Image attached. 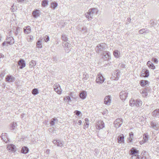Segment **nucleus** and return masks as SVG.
<instances>
[{
	"instance_id": "nucleus-1",
	"label": "nucleus",
	"mask_w": 159,
	"mask_h": 159,
	"mask_svg": "<svg viewBox=\"0 0 159 159\" xmlns=\"http://www.w3.org/2000/svg\"><path fill=\"white\" fill-rule=\"evenodd\" d=\"M98 12V10L96 8H92L90 9L88 11L85 13V15L87 18L91 20L93 18L94 14H96Z\"/></svg>"
},
{
	"instance_id": "nucleus-2",
	"label": "nucleus",
	"mask_w": 159,
	"mask_h": 159,
	"mask_svg": "<svg viewBox=\"0 0 159 159\" xmlns=\"http://www.w3.org/2000/svg\"><path fill=\"white\" fill-rule=\"evenodd\" d=\"M142 101L139 99H131L129 101V105L132 107L135 106L137 107H140L142 105Z\"/></svg>"
},
{
	"instance_id": "nucleus-3",
	"label": "nucleus",
	"mask_w": 159,
	"mask_h": 159,
	"mask_svg": "<svg viewBox=\"0 0 159 159\" xmlns=\"http://www.w3.org/2000/svg\"><path fill=\"white\" fill-rule=\"evenodd\" d=\"M107 45L106 44L102 43L98 45L96 48V52L98 53H102V52H104L106 50Z\"/></svg>"
},
{
	"instance_id": "nucleus-4",
	"label": "nucleus",
	"mask_w": 159,
	"mask_h": 159,
	"mask_svg": "<svg viewBox=\"0 0 159 159\" xmlns=\"http://www.w3.org/2000/svg\"><path fill=\"white\" fill-rule=\"evenodd\" d=\"M67 40H64L62 43V46L64 48L66 52L68 53L70 50V44L68 42Z\"/></svg>"
},
{
	"instance_id": "nucleus-5",
	"label": "nucleus",
	"mask_w": 159,
	"mask_h": 159,
	"mask_svg": "<svg viewBox=\"0 0 159 159\" xmlns=\"http://www.w3.org/2000/svg\"><path fill=\"white\" fill-rule=\"evenodd\" d=\"M105 79L102 75L99 74L98 75L96 80V82L99 84H102L104 81Z\"/></svg>"
},
{
	"instance_id": "nucleus-6",
	"label": "nucleus",
	"mask_w": 159,
	"mask_h": 159,
	"mask_svg": "<svg viewBox=\"0 0 159 159\" xmlns=\"http://www.w3.org/2000/svg\"><path fill=\"white\" fill-rule=\"evenodd\" d=\"M123 121L121 118L116 119L114 122L115 126L116 128H119L122 124Z\"/></svg>"
},
{
	"instance_id": "nucleus-7",
	"label": "nucleus",
	"mask_w": 159,
	"mask_h": 159,
	"mask_svg": "<svg viewBox=\"0 0 159 159\" xmlns=\"http://www.w3.org/2000/svg\"><path fill=\"white\" fill-rule=\"evenodd\" d=\"M128 93L127 91H122L120 93V98L122 100H125L127 97Z\"/></svg>"
},
{
	"instance_id": "nucleus-8",
	"label": "nucleus",
	"mask_w": 159,
	"mask_h": 159,
	"mask_svg": "<svg viewBox=\"0 0 159 159\" xmlns=\"http://www.w3.org/2000/svg\"><path fill=\"white\" fill-rule=\"evenodd\" d=\"M54 91L58 94H61V87L59 84H56L53 86Z\"/></svg>"
},
{
	"instance_id": "nucleus-9",
	"label": "nucleus",
	"mask_w": 159,
	"mask_h": 159,
	"mask_svg": "<svg viewBox=\"0 0 159 159\" xmlns=\"http://www.w3.org/2000/svg\"><path fill=\"white\" fill-rule=\"evenodd\" d=\"M96 126L98 129H102L104 127V123L102 120L98 121L96 124Z\"/></svg>"
},
{
	"instance_id": "nucleus-10",
	"label": "nucleus",
	"mask_w": 159,
	"mask_h": 159,
	"mask_svg": "<svg viewBox=\"0 0 159 159\" xmlns=\"http://www.w3.org/2000/svg\"><path fill=\"white\" fill-rule=\"evenodd\" d=\"M102 58L105 60H107L110 57V53L107 51H104L102 53Z\"/></svg>"
},
{
	"instance_id": "nucleus-11",
	"label": "nucleus",
	"mask_w": 159,
	"mask_h": 159,
	"mask_svg": "<svg viewBox=\"0 0 159 159\" xmlns=\"http://www.w3.org/2000/svg\"><path fill=\"white\" fill-rule=\"evenodd\" d=\"M5 79L7 81H9L10 82H14L15 80V77L11 75H7Z\"/></svg>"
},
{
	"instance_id": "nucleus-12",
	"label": "nucleus",
	"mask_w": 159,
	"mask_h": 159,
	"mask_svg": "<svg viewBox=\"0 0 159 159\" xmlns=\"http://www.w3.org/2000/svg\"><path fill=\"white\" fill-rule=\"evenodd\" d=\"M111 96L109 95L106 96L104 99V103L105 104L109 105L111 103Z\"/></svg>"
},
{
	"instance_id": "nucleus-13",
	"label": "nucleus",
	"mask_w": 159,
	"mask_h": 159,
	"mask_svg": "<svg viewBox=\"0 0 159 159\" xmlns=\"http://www.w3.org/2000/svg\"><path fill=\"white\" fill-rule=\"evenodd\" d=\"M18 64L20 66V69H22L25 66V61L21 59H20L18 61Z\"/></svg>"
},
{
	"instance_id": "nucleus-14",
	"label": "nucleus",
	"mask_w": 159,
	"mask_h": 159,
	"mask_svg": "<svg viewBox=\"0 0 159 159\" xmlns=\"http://www.w3.org/2000/svg\"><path fill=\"white\" fill-rule=\"evenodd\" d=\"M130 152L131 155H138L139 153V151L134 148H133L130 149Z\"/></svg>"
},
{
	"instance_id": "nucleus-15",
	"label": "nucleus",
	"mask_w": 159,
	"mask_h": 159,
	"mask_svg": "<svg viewBox=\"0 0 159 159\" xmlns=\"http://www.w3.org/2000/svg\"><path fill=\"white\" fill-rule=\"evenodd\" d=\"M152 115L154 117L159 118V108L153 111L152 112Z\"/></svg>"
},
{
	"instance_id": "nucleus-16",
	"label": "nucleus",
	"mask_w": 159,
	"mask_h": 159,
	"mask_svg": "<svg viewBox=\"0 0 159 159\" xmlns=\"http://www.w3.org/2000/svg\"><path fill=\"white\" fill-rule=\"evenodd\" d=\"M141 75L144 77H148L149 75L148 70L145 69H143Z\"/></svg>"
},
{
	"instance_id": "nucleus-17",
	"label": "nucleus",
	"mask_w": 159,
	"mask_h": 159,
	"mask_svg": "<svg viewBox=\"0 0 159 159\" xmlns=\"http://www.w3.org/2000/svg\"><path fill=\"white\" fill-rule=\"evenodd\" d=\"M124 136L123 134H120L117 137L118 142L119 143H124Z\"/></svg>"
},
{
	"instance_id": "nucleus-18",
	"label": "nucleus",
	"mask_w": 159,
	"mask_h": 159,
	"mask_svg": "<svg viewBox=\"0 0 159 159\" xmlns=\"http://www.w3.org/2000/svg\"><path fill=\"white\" fill-rule=\"evenodd\" d=\"M53 143L58 147H61L63 145L61 141L60 140H54L52 141Z\"/></svg>"
},
{
	"instance_id": "nucleus-19",
	"label": "nucleus",
	"mask_w": 159,
	"mask_h": 159,
	"mask_svg": "<svg viewBox=\"0 0 159 159\" xmlns=\"http://www.w3.org/2000/svg\"><path fill=\"white\" fill-rule=\"evenodd\" d=\"M1 137L2 139L6 143L8 142L9 141L8 139L7 138V133H2L1 135Z\"/></svg>"
},
{
	"instance_id": "nucleus-20",
	"label": "nucleus",
	"mask_w": 159,
	"mask_h": 159,
	"mask_svg": "<svg viewBox=\"0 0 159 159\" xmlns=\"http://www.w3.org/2000/svg\"><path fill=\"white\" fill-rule=\"evenodd\" d=\"M7 148L8 150L11 151H15L16 150L15 146V145L13 144L8 145Z\"/></svg>"
},
{
	"instance_id": "nucleus-21",
	"label": "nucleus",
	"mask_w": 159,
	"mask_h": 159,
	"mask_svg": "<svg viewBox=\"0 0 159 159\" xmlns=\"http://www.w3.org/2000/svg\"><path fill=\"white\" fill-rule=\"evenodd\" d=\"M147 65L148 67L151 69L154 70L155 69V66L150 61H148L147 63Z\"/></svg>"
},
{
	"instance_id": "nucleus-22",
	"label": "nucleus",
	"mask_w": 159,
	"mask_h": 159,
	"mask_svg": "<svg viewBox=\"0 0 159 159\" xmlns=\"http://www.w3.org/2000/svg\"><path fill=\"white\" fill-rule=\"evenodd\" d=\"M79 95L80 98L83 99H84L86 98L87 96V93L85 91H83L80 93Z\"/></svg>"
},
{
	"instance_id": "nucleus-23",
	"label": "nucleus",
	"mask_w": 159,
	"mask_h": 159,
	"mask_svg": "<svg viewBox=\"0 0 159 159\" xmlns=\"http://www.w3.org/2000/svg\"><path fill=\"white\" fill-rule=\"evenodd\" d=\"M32 14L34 17L36 18L39 16L40 15L39 11L38 10L34 11L32 12Z\"/></svg>"
},
{
	"instance_id": "nucleus-24",
	"label": "nucleus",
	"mask_w": 159,
	"mask_h": 159,
	"mask_svg": "<svg viewBox=\"0 0 159 159\" xmlns=\"http://www.w3.org/2000/svg\"><path fill=\"white\" fill-rule=\"evenodd\" d=\"M31 31L30 27L29 26L25 27L24 28V32L25 33L28 34Z\"/></svg>"
},
{
	"instance_id": "nucleus-25",
	"label": "nucleus",
	"mask_w": 159,
	"mask_h": 159,
	"mask_svg": "<svg viewBox=\"0 0 159 159\" xmlns=\"http://www.w3.org/2000/svg\"><path fill=\"white\" fill-rule=\"evenodd\" d=\"M14 43V40H10V41L4 42L2 43V45L3 46H8V45H11Z\"/></svg>"
},
{
	"instance_id": "nucleus-26",
	"label": "nucleus",
	"mask_w": 159,
	"mask_h": 159,
	"mask_svg": "<svg viewBox=\"0 0 159 159\" xmlns=\"http://www.w3.org/2000/svg\"><path fill=\"white\" fill-rule=\"evenodd\" d=\"M29 151V150L27 147L24 146L22 148L21 152L24 154H26Z\"/></svg>"
},
{
	"instance_id": "nucleus-27",
	"label": "nucleus",
	"mask_w": 159,
	"mask_h": 159,
	"mask_svg": "<svg viewBox=\"0 0 159 159\" xmlns=\"http://www.w3.org/2000/svg\"><path fill=\"white\" fill-rule=\"evenodd\" d=\"M148 82L147 80H142L140 81V84L142 86H144L148 84Z\"/></svg>"
},
{
	"instance_id": "nucleus-28",
	"label": "nucleus",
	"mask_w": 159,
	"mask_h": 159,
	"mask_svg": "<svg viewBox=\"0 0 159 159\" xmlns=\"http://www.w3.org/2000/svg\"><path fill=\"white\" fill-rule=\"evenodd\" d=\"M150 125L151 127L155 130H157L158 129V127H157V125L156 123L152 122L150 124Z\"/></svg>"
},
{
	"instance_id": "nucleus-29",
	"label": "nucleus",
	"mask_w": 159,
	"mask_h": 159,
	"mask_svg": "<svg viewBox=\"0 0 159 159\" xmlns=\"http://www.w3.org/2000/svg\"><path fill=\"white\" fill-rule=\"evenodd\" d=\"M36 65V62L35 61L32 60L29 63V66L30 68L34 67Z\"/></svg>"
},
{
	"instance_id": "nucleus-30",
	"label": "nucleus",
	"mask_w": 159,
	"mask_h": 159,
	"mask_svg": "<svg viewBox=\"0 0 159 159\" xmlns=\"http://www.w3.org/2000/svg\"><path fill=\"white\" fill-rule=\"evenodd\" d=\"M113 54L116 57L118 58L119 57L120 53L117 50H115L113 52Z\"/></svg>"
},
{
	"instance_id": "nucleus-31",
	"label": "nucleus",
	"mask_w": 159,
	"mask_h": 159,
	"mask_svg": "<svg viewBox=\"0 0 159 159\" xmlns=\"http://www.w3.org/2000/svg\"><path fill=\"white\" fill-rule=\"evenodd\" d=\"M78 95L74 93L71 92L70 94V96L72 98L76 99L78 97Z\"/></svg>"
},
{
	"instance_id": "nucleus-32",
	"label": "nucleus",
	"mask_w": 159,
	"mask_h": 159,
	"mask_svg": "<svg viewBox=\"0 0 159 159\" xmlns=\"http://www.w3.org/2000/svg\"><path fill=\"white\" fill-rule=\"evenodd\" d=\"M120 73V71H118L117 72V71H116V72L114 73V75H116V77H115L114 79H113L115 80H117L119 78Z\"/></svg>"
},
{
	"instance_id": "nucleus-33",
	"label": "nucleus",
	"mask_w": 159,
	"mask_h": 159,
	"mask_svg": "<svg viewBox=\"0 0 159 159\" xmlns=\"http://www.w3.org/2000/svg\"><path fill=\"white\" fill-rule=\"evenodd\" d=\"M42 40H38L36 43V46L37 48H42Z\"/></svg>"
},
{
	"instance_id": "nucleus-34",
	"label": "nucleus",
	"mask_w": 159,
	"mask_h": 159,
	"mask_svg": "<svg viewBox=\"0 0 159 159\" xmlns=\"http://www.w3.org/2000/svg\"><path fill=\"white\" fill-rule=\"evenodd\" d=\"M64 100L66 102L70 103L71 101L70 97L69 96H66L64 98Z\"/></svg>"
},
{
	"instance_id": "nucleus-35",
	"label": "nucleus",
	"mask_w": 159,
	"mask_h": 159,
	"mask_svg": "<svg viewBox=\"0 0 159 159\" xmlns=\"http://www.w3.org/2000/svg\"><path fill=\"white\" fill-rule=\"evenodd\" d=\"M56 121L57 122L58 120L57 119L55 118H52L50 122V124L51 126H53L55 124V121Z\"/></svg>"
},
{
	"instance_id": "nucleus-36",
	"label": "nucleus",
	"mask_w": 159,
	"mask_h": 159,
	"mask_svg": "<svg viewBox=\"0 0 159 159\" xmlns=\"http://www.w3.org/2000/svg\"><path fill=\"white\" fill-rule=\"evenodd\" d=\"M32 93L35 95L39 93V90L37 89H33L32 91Z\"/></svg>"
},
{
	"instance_id": "nucleus-37",
	"label": "nucleus",
	"mask_w": 159,
	"mask_h": 159,
	"mask_svg": "<svg viewBox=\"0 0 159 159\" xmlns=\"http://www.w3.org/2000/svg\"><path fill=\"white\" fill-rule=\"evenodd\" d=\"M144 91L142 89L140 90V92L142 95V96L143 97H145L148 95L147 92Z\"/></svg>"
},
{
	"instance_id": "nucleus-38",
	"label": "nucleus",
	"mask_w": 159,
	"mask_h": 159,
	"mask_svg": "<svg viewBox=\"0 0 159 159\" xmlns=\"http://www.w3.org/2000/svg\"><path fill=\"white\" fill-rule=\"evenodd\" d=\"M58 5L57 3L56 2H52V3L51 7L53 9H55Z\"/></svg>"
},
{
	"instance_id": "nucleus-39",
	"label": "nucleus",
	"mask_w": 159,
	"mask_h": 159,
	"mask_svg": "<svg viewBox=\"0 0 159 159\" xmlns=\"http://www.w3.org/2000/svg\"><path fill=\"white\" fill-rule=\"evenodd\" d=\"M48 4V1L47 0H43L42 2V6L44 7H45Z\"/></svg>"
},
{
	"instance_id": "nucleus-40",
	"label": "nucleus",
	"mask_w": 159,
	"mask_h": 159,
	"mask_svg": "<svg viewBox=\"0 0 159 159\" xmlns=\"http://www.w3.org/2000/svg\"><path fill=\"white\" fill-rule=\"evenodd\" d=\"M89 77V75L87 73H84L83 75V80H87Z\"/></svg>"
},
{
	"instance_id": "nucleus-41",
	"label": "nucleus",
	"mask_w": 159,
	"mask_h": 159,
	"mask_svg": "<svg viewBox=\"0 0 159 159\" xmlns=\"http://www.w3.org/2000/svg\"><path fill=\"white\" fill-rule=\"evenodd\" d=\"M143 141L144 142H145L148 141V137L145 134H144L143 135Z\"/></svg>"
},
{
	"instance_id": "nucleus-42",
	"label": "nucleus",
	"mask_w": 159,
	"mask_h": 159,
	"mask_svg": "<svg viewBox=\"0 0 159 159\" xmlns=\"http://www.w3.org/2000/svg\"><path fill=\"white\" fill-rule=\"evenodd\" d=\"M132 159H141L140 157L138 155H134L132 156Z\"/></svg>"
},
{
	"instance_id": "nucleus-43",
	"label": "nucleus",
	"mask_w": 159,
	"mask_h": 159,
	"mask_svg": "<svg viewBox=\"0 0 159 159\" xmlns=\"http://www.w3.org/2000/svg\"><path fill=\"white\" fill-rule=\"evenodd\" d=\"M16 125V123H14V122H13L11 126V129L14 130L15 128V126Z\"/></svg>"
},
{
	"instance_id": "nucleus-44",
	"label": "nucleus",
	"mask_w": 159,
	"mask_h": 159,
	"mask_svg": "<svg viewBox=\"0 0 159 159\" xmlns=\"http://www.w3.org/2000/svg\"><path fill=\"white\" fill-rule=\"evenodd\" d=\"M152 61L156 63H157L158 62L157 59L155 57L152 58Z\"/></svg>"
},
{
	"instance_id": "nucleus-45",
	"label": "nucleus",
	"mask_w": 159,
	"mask_h": 159,
	"mask_svg": "<svg viewBox=\"0 0 159 159\" xmlns=\"http://www.w3.org/2000/svg\"><path fill=\"white\" fill-rule=\"evenodd\" d=\"M74 113H75V114H76L77 116H79L81 112L78 111H75L74 112Z\"/></svg>"
},
{
	"instance_id": "nucleus-46",
	"label": "nucleus",
	"mask_w": 159,
	"mask_h": 159,
	"mask_svg": "<svg viewBox=\"0 0 159 159\" xmlns=\"http://www.w3.org/2000/svg\"><path fill=\"white\" fill-rule=\"evenodd\" d=\"M33 39V37L31 35H28L27 37V39L32 40Z\"/></svg>"
},
{
	"instance_id": "nucleus-47",
	"label": "nucleus",
	"mask_w": 159,
	"mask_h": 159,
	"mask_svg": "<svg viewBox=\"0 0 159 159\" xmlns=\"http://www.w3.org/2000/svg\"><path fill=\"white\" fill-rule=\"evenodd\" d=\"M144 30L145 29H142L139 31V33L140 34H143L144 33Z\"/></svg>"
},
{
	"instance_id": "nucleus-48",
	"label": "nucleus",
	"mask_w": 159,
	"mask_h": 159,
	"mask_svg": "<svg viewBox=\"0 0 159 159\" xmlns=\"http://www.w3.org/2000/svg\"><path fill=\"white\" fill-rule=\"evenodd\" d=\"M68 38L65 35H62V39L64 40H68Z\"/></svg>"
},
{
	"instance_id": "nucleus-49",
	"label": "nucleus",
	"mask_w": 159,
	"mask_h": 159,
	"mask_svg": "<svg viewBox=\"0 0 159 159\" xmlns=\"http://www.w3.org/2000/svg\"><path fill=\"white\" fill-rule=\"evenodd\" d=\"M82 30L84 31V32H86L87 31V28L86 27H84L82 28Z\"/></svg>"
},
{
	"instance_id": "nucleus-50",
	"label": "nucleus",
	"mask_w": 159,
	"mask_h": 159,
	"mask_svg": "<svg viewBox=\"0 0 159 159\" xmlns=\"http://www.w3.org/2000/svg\"><path fill=\"white\" fill-rule=\"evenodd\" d=\"M143 90L144 91H146V92H147V93L149 91V88L148 87L145 88H144V89H143Z\"/></svg>"
},
{
	"instance_id": "nucleus-51",
	"label": "nucleus",
	"mask_w": 159,
	"mask_h": 159,
	"mask_svg": "<svg viewBox=\"0 0 159 159\" xmlns=\"http://www.w3.org/2000/svg\"><path fill=\"white\" fill-rule=\"evenodd\" d=\"M149 32L150 31L148 30L147 29H145V30H144V33L148 34Z\"/></svg>"
},
{
	"instance_id": "nucleus-52",
	"label": "nucleus",
	"mask_w": 159,
	"mask_h": 159,
	"mask_svg": "<svg viewBox=\"0 0 159 159\" xmlns=\"http://www.w3.org/2000/svg\"><path fill=\"white\" fill-rule=\"evenodd\" d=\"M44 40H49V37L48 35H45L44 36Z\"/></svg>"
},
{
	"instance_id": "nucleus-53",
	"label": "nucleus",
	"mask_w": 159,
	"mask_h": 159,
	"mask_svg": "<svg viewBox=\"0 0 159 159\" xmlns=\"http://www.w3.org/2000/svg\"><path fill=\"white\" fill-rule=\"evenodd\" d=\"M119 66L122 68H125V65L124 64L120 63L119 64Z\"/></svg>"
},
{
	"instance_id": "nucleus-54",
	"label": "nucleus",
	"mask_w": 159,
	"mask_h": 159,
	"mask_svg": "<svg viewBox=\"0 0 159 159\" xmlns=\"http://www.w3.org/2000/svg\"><path fill=\"white\" fill-rule=\"evenodd\" d=\"M150 24L152 26H153L154 25V22L152 20L150 21Z\"/></svg>"
},
{
	"instance_id": "nucleus-55",
	"label": "nucleus",
	"mask_w": 159,
	"mask_h": 159,
	"mask_svg": "<svg viewBox=\"0 0 159 159\" xmlns=\"http://www.w3.org/2000/svg\"><path fill=\"white\" fill-rule=\"evenodd\" d=\"M129 137L131 138H132L133 136V134L132 132H131L129 134Z\"/></svg>"
},
{
	"instance_id": "nucleus-56",
	"label": "nucleus",
	"mask_w": 159,
	"mask_h": 159,
	"mask_svg": "<svg viewBox=\"0 0 159 159\" xmlns=\"http://www.w3.org/2000/svg\"><path fill=\"white\" fill-rule=\"evenodd\" d=\"M89 125V123H87L86 125H84V129L85 128V127L87 128L88 127V125Z\"/></svg>"
},
{
	"instance_id": "nucleus-57",
	"label": "nucleus",
	"mask_w": 159,
	"mask_h": 159,
	"mask_svg": "<svg viewBox=\"0 0 159 159\" xmlns=\"http://www.w3.org/2000/svg\"><path fill=\"white\" fill-rule=\"evenodd\" d=\"M128 139L129 142H132V138H131L130 137H129V138H128Z\"/></svg>"
},
{
	"instance_id": "nucleus-58",
	"label": "nucleus",
	"mask_w": 159,
	"mask_h": 159,
	"mask_svg": "<svg viewBox=\"0 0 159 159\" xmlns=\"http://www.w3.org/2000/svg\"><path fill=\"white\" fill-rule=\"evenodd\" d=\"M13 6L11 7V9L12 10V11H15V9L13 8Z\"/></svg>"
},
{
	"instance_id": "nucleus-59",
	"label": "nucleus",
	"mask_w": 159,
	"mask_h": 159,
	"mask_svg": "<svg viewBox=\"0 0 159 159\" xmlns=\"http://www.w3.org/2000/svg\"><path fill=\"white\" fill-rule=\"evenodd\" d=\"M4 75V74L3 73V72L1 74H0V76L2 77H3Z\"/></svg>"
},
{
	"instance_id": "nucleus-60",
	"label": "nucleus",
	"mask_w": 159,
	"mask_h": 159,
	"mask_svg": "<svg viewBox=\"0 0 159 159\" xmlns=\"http://www.w3.org/2000/svg\"><path fill=\"white\" fill-rule=\"evenodd\" d=\"M81 123H82V121L81 120H79L78 122V124L79 125H80L81 124Z\"/></svg>"
},
{
	"instance_id": "nucleus-61",
	"label": "nucleus",
	"mask_w": 159,
	"mask_h": 159,
	"mask_svg": "<svg viewBox=\"0 0 159 159\" xmlns=\"http://www.w3.org/2000/svg\"><path fill=\"white\" fill-rule=\"evenodd\" d=\"M147 152L146 151H143L141 153V154H143V156L144 155V153H146Z\"/></svg>"
},
{
	"instance_id": "nucleus-62",
	"label": "nucleus",
	"mask_w": 159,
	"mask_h": 159,
	"mask_svg": "<svg viewBox=\"0 0 159 159\" xmlns=\"http://www.w3.org/2000/svg\"><path fill=\"white\" fill-rule=\"evenodd\" d=\"M25 115V114H22L21 115V118H23L24 117Z\"/></svg>"
},
{
	"instance_id": "nucleus-63",
	"label": "nucleus",
	"mask_w": 159,
	"mask_h": 159,
	"mask_svg": "<svg viewBox=\"0 0 159 159\" xmlns=\"http://www.w3.org/2000/svg\"><path fill=\"white\" fill-rule=\"evenodd\" d=\"M85 121L86 122L88 121H89L88 119V118H85Z\"/></svg>"
},
{
	"instance_id": "nucleus-64",
	"label": "nucleus",
	"mask_w": 159,
	"mask_h": 159,
	"mask_svg": "<svg viewBox=\"0 0 159 159\" xmlns=\"http://www.w3.org/2000/svg\"><path fill=\"white\" fill-rule=\"evenodd\" d=\"M24 0H18V2H21L22 1H23Z\"/></svg>"
}]
</instances>
